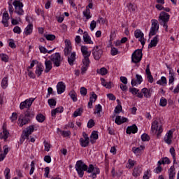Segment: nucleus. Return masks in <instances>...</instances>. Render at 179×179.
<instances>
[{
  "mask_svg": "<svg viewBox=\"0 0 179 179\" xmlns=\"http://www.w3.org/2000/svg\"><path fill=\"white\" fill-rule=\"evenodd\" d=\"M49 58L51 62L53 63L54 66H56L57 68L61 66V64L62 63V61H64V58L61 57V54H59V52L52 54L49 57Z\"/></svg>",
  "mask_w": 179,
  "mask_h": 179,
  "instance_id": "f257e3e1",
  "label": "nucleus"
},
{
  "mask_svg": "<svg viewBox=\"0 0 179 179\" xmlns=\"http://www.w3.org/2000/svg\"><path fill=\"white\" fill-rule=\"evenodd\" d=\"M76 170L79 176L82 178L83 177L85 172L87 170V165L83 163L82 160H79L76 162Z\"/></svg>",
  "mask_w": 179,
  "mask_h": 179,
  "instance_id": "f03ea898",
  "label": "nucleus"
},
{
  "mask_svg": "<svg viewBox=\"0 0 179 179\" xmlns=\"http://www.w3.org/2000/svg\"><path fill=\"white\" fill-rule=\"evenodd\" d=\"M158 20L159 22V24L165 27L166 30H167V28L169 27L167 26V22L169 20H170V15L164 11H162L159 14Z\"/></svg>",
  "mask_w": 179,
  "mask_h": 179,
  "instance_id": "7ed1b4c3",
  "label": "nucleus"
},
{
  "mask_svg": "<svg viewBox=\"0 0 179 179\" xmlns=\"http://www.w3.org/2000/svg\"><path fill=\"white\" fill-rule=\"evenodd\" d=\"M143 56V54H142V50H136L131 55V62H133V64H139V62L142 61Z\"/></svg>",
  "mask_w": 179,
  "mask_h": 179,
  "instance_id": "20e7f679",
  "label": "nucleus"
},
{
  "mask_svg": "<svg viewBox=\"0 0 179 179\" xmlns=\"http://www.w3.org/2000/svg\"><path fill=\"white\" fill-rule=\"evenodd\" d=\"M13 5L15 8V13H17V15H19L20 16H22L23 13H24V10H23V3L19 1H13Z\"/></svg>",
  "mask_w": 179,
  "mask_h": 179,
  "instance_id": "39448f33",
  "label": "nucleus"
},
{
  "mask_svg": "<svg viewBox=\"0 0 179 179\" xmlns=\"http://www.w3.org/2000/svg\"><path fill=\"white\" fill-rule=\"evenodd\" d=\"M151 128L152 130L155 131V132H157V138H160V134L163 132V128L162 127V124H160V123H159V122H157V120H155L152 123Z\"/></svg>",
  "mask_w": 179,
  "mask_h": 179,
  "instance_id": "423d86ee",
  "label": "nucleus"
},
{
  "mask_svg": "<svg viewBox=\"0 0 179 179\" xmlns=\"http://www.w3.org/2000/svg\"><path fill=\"white\" fill-rule=\"evenodd\" d=\"M92 55L96 61H99L101 58V55H103V50L99 46L96 45L92 50Z\"/></svg>",
  "mask_w": 179,
  "mask_h": 179,
  "instance_id": "0eeeda50",
  "label": "nucleus"
},
{
  "mask_svg": "<svg viewBox=\"0 0 179 179\" xmlns=\"http://www.w3.org/2000/svg\"><path fill=\"white\" fill-rule=\"evenodd\" d=\"M85 171H87V173H94L92 174L91 177L92 178H96V177H97V174H100V169L95 167L93 166V164H90L89 167L87 168V170H85Z\"/></svg>",
  "mask_w": 179,
  "mask_h": 179,
  "instance_id": "6e6552de",
  "label": "nucleus"
},
{
  "mask_svg": "<svg viewBox=\"0 0 179 179\" xmlns=\"http://www.w3.org/2000/svg\"><path fill=\"white\" fill-rule=\"evenodd\" d=\"M34 132V126H29L27 127L26 131H23L22 134L21 136V141H24L25 139H28L29 136L31 135Z\"/></svg>",
  "mask_w": 179,
  "mask_h": 179,
  "instance_id": "1a4fd4ad",
  "label": "nucleus"
},
{
  "mask_svg": "<svg viewBox=\"0 0 179 179\" xmlns=\"http://www.w3.org/2000/svg\"><path fill=\"white\" fill-rule=\"evenodd\" d=\"M34 100H35L34 98H29V99H27L21 102L20 104V110H24V108H30Z\"/></svg>",
  "mask_w": 179,
  "mask_h": 179,
  "instance_id": "9d476101",
  "label": "nucleus"
},
{
  "mask_svg": "<svg viewBox=\"0 0 179 179\" xmlns=\"http://www.w3.org/2000/svg\"><path fill=\"white\" fill-rule=\"evenodd\" d=\"M145 34L143 33L142 31H141V29H136V31H134V37H136V38H138V41H140L141 45H145V37H144Z\"/></svg>",
  "mask_w": 179,
  "mask_h": 179,
  "instance_id": "9b49d317",
  "label": "nucleus"
},
{
  "mask_svg": "<svg viewBox=\"0 0 179 179\" xmlns=\"http://www.w3.org/2000/svg\"><path fill=\"white\" fill-rule=\"evenodd\" d=\"M29 121H30V118L26 117V116H24V115L23 114H20L18 117L17 124L19 127L22 128V127L24 125H27Z\"/></svg>",
  "mask_w": 179,
  "mask_h": 179,
  "instance_id": "f8f14e48",
  "label": "nucleus"
},
{
  "mask_svg": "<svg viewBox=\"0 0 179 179\" xmlns=\"http://www.w3.org/2000/svg\"><path fill=\"white\" fill-rule=\"evenodd\" d=\"M66 46L64 48V55L65 57H68L72 52V43H71V41L66 40Z\"/></svg>",
  "mask_w": 179,
  "mask_h": 179,
  "instance_id": "ddd939ff",
  "label": "nucleus"
},
{
  "mask_svg": "<svg viewBox=\"0 0 179 179\" xmlns=\"http://www.w3.org/2000/svg\"><path fill=\"white\" fill-rule=\"evenodd\" d=\"M172 139H173V131L169 130L165 135L164 138V141L165 143H167V145H171V142H173Z\"/></svg>",
  "mask_w": 179,
  "mask_h": 179,
  "instance_id": "4468645a",
  "label": "nucleus"
},
{
  "mask_svg": "<svg viewBox=\"0 0 179 179\" xmlns=\"http://www.w3.org/2000/svg\"><path fill=\"white\" fill-rule=\"evenodd\" d=\"M66 86H65V84H64V82L60 81L57 83V90L58 94H62L64 92H65Z\"/></svg>",
  "mask_w": 179,
  "mask_h": 179,
  "instance_id": "2eb2a0df",
  "label": "nucleus"
},
{
  "mask_svg": "<svg viewBox=\"0 0 179 179\" xmlns=\"http://www.w3.org/2000/svg\"><path fill=\"white\" fill-rule=\"evenodd\" d=\"M80 50H81V52L83 54V56L84 57H90V55L92 54V51H89V48H87V46L82 45Z\"/></svg>",
  "mask_w": 179,
  "mask_h": 179,
  "instance_id": "dca6fc26",
  "label": "nucleus"
},
{
  "mask_svg": "<svg viewBox=\"0 0 179 179\" xmlns=\"http://www.w3.org/2000/svg\"><path fill=\"white\" fill-rule=\"evenodd\" d=\"M76 61V52H71V55L68 56V62L71 66H73V64Z\"/></svg>",
  "mask_w": 179,
  "mask_h": 179,
  "instance_id": "f3484780",
  "label": "nucleus"
},
{
  "mask_svg": "<svg viewBox=\"0 0 179 179\" xmlns=\"http://www.w3.org/2000/svg\"><path fill=\"white\" fill-rule=\"evenodd\" d=\"M126 132L129 135H131V134H136V132H138V127H136V124H133L132 126L128 127Z\"/></svg>",
  "mask_w": 179,
  "mask_h": 179,
  "instance_id": "a211bd4d",
  "label": "nucleus"
},
{
  "mask_svg": "<svg viewBox=\"0 0 179 179\" xmlns=\"http://www.w3.org/2000/svg\"><path fill=\"white\" fill-rule=\"evenodd\" d=\"M9 137V131L6 129V127L5 125L3 126V134H0V139H4L6 141Z\"/></svg>",
  "mask_w": 179,
  "mask_h": 179,
  "instance_id": "6ab92c4d",
  "label": "nucleus"
},
{
  "mask_svg": "<svg viewBox=\"0 0 179 179\" xmlns=\"http://www.w3.org/2000/svg\"><path fill=\"white\" fill-rule=\"evenodd\" d=\"M83 38L85 44H93V41H92V38L89 36L87 31H84Z\"/></svg>",
  "mask_w": 179,
  "mask_h": 179,
  "instance_id": "aec40b11",
  "label": "nucleus"
},
{
  "mask_svg": "<svg viewBox=\"0 0 179 179\" xmlns=\"http://www.w3.org/2000/svg\"><path fill=\"white\" fill-rule=\"evenodd\" d=\"M159 43V35H156L148 45V48H152V47H156Z\"/></svg>",
  "mask_w": 179,
  "mask_h": 179,
  "instance_id": "412c9836",
  "label": "nucleus"
},
{
  "mask_svg": "<svg viewBox=\"0 0 179 179\" xmlns=\"http://www.w3.org/2000/svg\"><path fill=\"white\" fill-rule=\"evenodd\" d=\"M45 69L44 72H45V73H48V72L52 69V62H51V60H46L45 62Z\"/></svg>",
  "mask_w": 179,
  "mask_h": 179,
  "instance_id": "4be33fe9",
  "label": "nucleus"
},
{
  "mask_svg": "<svg viewBox=\"0 0 179 179\" xmlns=\"http://www.w3.org/2000/svg\"><path fill=\"white\" fill-rule=\"evenodd\" d=\"M128 121V119L126 117H121V116H116L115 122L117 125H121V124H124V122H127Z\"/></svg>",
  "mask_w": 179,
  "mask_h": 179,
  "instance_id": "5701e85b",
  "label": "nucleus"
},
{
  "mask_svg": "<svg viewBox=\"0 0 179 179\" xmlns=\"http://www.w3.org/2000/svg\"><path fill=\"white\" fill-rule=\"evenodd\" d=\"M141 92L143 93L144 96L146 99H149V97L152 96V90H148V88L145 87L141 90Z\"/></svg>",
  "mask_w": 179,
  "mask_h": 179,
  "instance_id": "b1692460",
  "label": "nucleus"
},
{
  "mask_svg": "<svg viewBox=\"0 0 179 179\" xmlns=\"http://www.w3.org/2000/svg\"><path fill=\"white\" fill-rule=\"evenodd\" d=\"M25 36H29L33 33V24H29L24 31Z\"/></svg>",
  "mask_w": 179,
  "mask_h": 179,
  "instance_id": "393cba45",
  "label": "nucleus"
},
{
  "mask_svg": "<svg viewBox=\"0 0 179 179\" xmlns=\"http://www.w3.org/2000/svg\"><path fill=\"white\" fill-rule=\"evenodd\" d=\"M175 73L171 71V69L169 68V85H173L174 83V80L176 79Z\"/></svg>",
  "mask_w": 179,
  "mask_h": 179,
  "instance_id": "a878e982",
  "label": "nucleus"
},
{
  "mask_svg": "<svg viewBox=\"0 0 179 179\" xmlns=\"http://www.w3.org/2000/svg\"><path fill=\"white\" fill-rule=\"evenodd\" d=\"M143 149H145V147L142 145L138 148L134 147L132 148V152L134 153V155H136L137 156H138V155H141V152H142Z\"/></svg>",
  "mask_w": 179,
  "mask_h": 179,
  "instance_id": "bb28decb",
  "label": "nucleus"
},
{
  "mask_svg": "<svg viewBox=\"0 0 179 179\" xmlns=\"http://www.w3.org/2000/svg\"><path fill=\"white\" fill-rule=\"evenodd\" d=\"M43 65L38 64L35 71V73L36 75H37L38 78H40V76H41V73H43Z\"/></svg>",
  "mask_w": 179,
  "mask_h": 179,
  "instance_id": "cd10ccee",
  "label": "nucleus"
},
{
  "mask_svg": "<svg viewBox=\"0 0 179 179\" xmlns=\"http://www.w3.org/2000/svg\"><path fill=\"white\" fill-rule=\"evenodd\" d=\"M90 141L83 138H80V145L82 148H87L89 146Z\"/></svg>",
  "mask_w": 179,
  "mask_h": 179,
  "instance_id": "c85d7f7f",
  "label": "nucleus"
},
{
  "mask_svg": "<svg viewBox=\"0 0 179 179\" xmlns=\"http://www.w3.org/2000/svg\"><path fill=\"white\" fill-rule=\"evenodd\" d=\"M101 82L102 86H103L106 89H111V85L113 84V83H111L110 81L107 83L106 82V79L104 78H101Z\"/></svg>",
  "mask_w": 179,
  "mask_h": 179,
  "instance_id": "c756f323",
  "label": "nucleus"
},
{
  "mask_svg": "<svg viewBox=\"0 0 179 179\" xmlns=\"http://www.w3.org/2000/svg\"><path fill=\"white\" fill-rule=\"evenodd\" d=\"M157 85H160L161 86H166L167 85V78L166 77L162 76L160 80L157 81Z\"/></svg>",
  "mask_w": 179,
  "mask_h": 179,
  "instance_id": "7c9ffc66",
  "label": "nucleus"
},
{
  "mask_svg": "<svg viewBox=\"0 0 179 179\" xmlns=\"http://www.w3.org/2000/svg\"><path fill=\"white\" fill-rule=\"evenodd\" d=\"M169 179H174V177L176 176L174 166H171V168L169 169Z\"/></svg>",
  "mask_w": 179,
  "mask_h": 179,
  "instance_id": "2f4dec72",
  "label": "nucleus"
},
{
  "mask_svg": "<svg viewBox=\"0 0 179 179\" xmlns=\"http://www.w3.org/2000/svg\"><path fill=\"white\" fill-rule=\"evenodd\" d=\"M96 72L102 76H104V75H107V73H108V71L107 70V69H106V67H102L100 69H97Z\"/></svg>",
  "mask_w": 179,
  "mask_h": 179,
  "instance_id": "473e14b6",
  "label": "nucleus"
},
{
  "mask_svg": "<svg viewBox=\"0 0 179 179\" xmlns=\"http://www.w3.org/2000/svg\"><path fill=\"white\" fill-rule=\"evenodd\" d=\"M142 173V170L140 167L134 168L133 171V176L134 177H139L141 176V173Z\"/></svg>",
  "mask_w": 179,
  "mask_h": 179,
  "instance_id": "72a5a7b5",
  "label": "nucleus"
},
{
  "mask_svg": "<svg viewBox=\"0 0 179 179\" xmlns=\"http://www.w3.org/2000/svg\"><path fill=\"white\" fill-rule=\"evenodd\" d=\"M24 117L27 118H33V117H34V113L30 110L28 108V109L24 113Z\"/></svg>",
  "mask_w": 179,
  "mask_h": 179,
  "instance_id": "f704fd0d",
  "label": "nucleus"
},
{
  "mask_svg": "<svg viewBox=\"0 0 179 179\" xmlns=\"http://www.w3.org/2000/svg\"><path fill=\"white\" fill-rule=\"evenodd\" d=\"M83 113V108H79L78 109H76V111H74L73 116L74 117H80V115H82Z\"/></svg>",
  "mask_w": 179,
  "mask_h": 179,
  "instance_id": "c9c22d12",
  "label": "nucleus"
},
{
  "mask_svg": "<svg viewBox=\"0 0 179 179\" xmlns=\"http://www.w3.org/2000/svg\"><path fill=\"white\" fill-rule=\"evenodd\" d=\"M151 22H152L151 29L159 30V21H157V20H152Z\"/></svg>",
  "mask_w": 179,
  "mask_h": 179,
  "instance_id": "e433bc0d",
  "label": "nucleus"
},
{
  "mask_svg": "<svg viewBox=\"0 0 179 179\" xmlns=\"http://www.w3.org/2000/svg\"><path fill=\"white\" fill-rule=\"evenodd\" d=\"M69 96L71 99L73 100V101H78V96L76 95V92L73 90L69 92Z\"/></svg>",
  "mask_w": 179,
  "mask_h": 179,
  "instance_id": "4c0bfd02",
  "label": "nucleus"
},
{
  "mask_svg": "<svg viewBox=\"0 0 179 179\" xmlns=\"http://www.w3.org/2000/svg\"><path fill=\"white\" fill-rule=\"evenodd\" d=\"M8 77H5L3 78L1 81V87L2 89H6L8 87Z\"/></svg>",
  "mask_w": 179,
  "mask_h": 179,
  "instance_id": "58836bf2",
  "label": "nucleus"
},
{
  "mask_svg": "<svg viewBox=\"0 0 179 179\" xmlns=\"http://www.w3.org/2000/svg\"><path fill=\"white\" fill-rule=\"evenodd\" d=\"M36 120L38 122H44L45 117L43 114L39 113L36 115Z\"/></svg>",
  "mask_w": 179,
  "mask_h": 179,
  "instance_id": "ea45409f",
  "label": "nucleus"
},
{
  "mask_svg": "<svg viewBox=\"0 0 179 179\" xmlns=\"http://www.w3.org/2000/svg\"><path fill=\"white\" fill-rule=\"evenodd\" d=\"M0 58L1 61H3V62H8L9 61V57L6 54H1L0 55Z\"/></svg>",
  "mask_w": 179,
  "mask_h": 179,
  "instance_id": "a19ab883",
  "label": "nucleus"
},
{
  "mask_svg": "<svg viewBox=\"0 0 179 179\" xmlns=\"http://www.w3.org/2000/svg\"><path fill=\"white\" fill-rule=\"evenodd\" d=\"M95 110L96 111L94 112V114H97L99 115V117H101L100 113H101V110H102L101 105L100 104L96 105L95 106Z\"/></svg>",
  "mask_w": 179,
  "mask_h": 179,
  "instance_id": "79ce46f5",
  "label": "nucleus"
},
{
  "mask_svg": "<svg viewBox=\"0 0 179 179\" xmlns=\"http://www.w3.org/2000/svg\"><path fill=\"white\" fill-rule=\"evenodd\" d=\"M44 37H45L46 40H48V41H54V39L55 38V35L45 34L44 35Z\"/></svg>",
  "mask_w": 179,
  "mask_h": 179,
  "instance_id": "37998d69",
  "label": "nucleus"
},
{
  "mask_svg": "<svg viewBox=\"0 0 179 179\" xmlns=\"http://www.w3.org/2000/svg\"><path fill=\"white\" fill-rule=\"evenodd\" d=\"M159 106H161V107H166V106H167V99H166L164 97H162L160 99Z\"/></svg>",
  "mask_w": 179,
  "mask_h": 179,
  "instance_id": "c03bdc74",
  "label": "nucleus"
},
{
  "mask_svg": "<svg viewBox=\"0 0 179 179\" xmlns=\"http://www.w3.org/2000/svg\"><path fill=\"white\" fill-rule=\"evenodd\" d=\"M141 140L143 141V142H149V141H150V137L149 136V135L143 134L141 136Z\"/></svg>",
  "mask_w": 179,
  "mask_h": 179,
  "instance_id": "a18cd8bd",
  "label": "nucleus"
},
{
  "mask_svg": "<svg viewBox=\"0 0 179 179\" xmlns=\"http://www.w3.org/2000/svg\"><path fill=\"white\" fill-rule=\"evenodd\" d=\"M48 103L50 107H55L57 106V101L54 99H48Z\"/></svg>",
  "mask_w": 179,
  "mask_h": 179,
  "instance_id": "49530a36",
  "label": "nucleus"
},
{
  "mask_svg": "<svg viewBox=\"0 0 179 179\" xmlns=\"http://www.w3.org/2000/svg\"><path fill=\"white\" fill-rule=\"evenodd\" d=\"M83 64L84 66H88L90 64V59H89V57H84V59H83Z\"/></svg>",
  "mask_w": 179,
  "mask_h": 179,
  "instance_id": "de8ad7c7",
  "label": "nucleus"
},
{
  "mask_svg": "<svg viewBox=\"0 0 179 179\" xmlns=\"http://www.w3.org/2000/svg\"><path fill=\"white\" fill-rule=\"evenodd\" d=\"M170 153L173 159V164H176V150L174 149V148H170Z\"/></svg>",
  "mask_w": 179,
  "mask_h": 179,
  "instance_id": "09e8293b",
  "label": "nucleus"
},
{
  "mask_svg": "<svg viewBox=\"0 0 179 179\" xmlns=\"http://www.w3.org/2000/svg\"><path fill=\"white\" fill-rule=\"evenodd\" d=\"M83 15L85 17H86V19L88 20V19H90L92 17V15H90V10L86 9L85 11H83Z\"/></svg>",
  "mask_w": 179,
  "mask_h": 179,
  "instance_id": "8fccbe9b",
  "label": "nucleus"
},
{
  "mask_svg": "<svg viewBox=\"0 0 179 179\" xmlns=\"http://www.w3.org/2000/svg\"><path fill=\"white\" fill-rule=\"evenodd\" d=\"M96 125L94 120L93 119H90L87 122V128H93Z\"/></svg>",
  "mask_w": 179,
  "mask_h": 179,
  "instance_id": "3c124183",
  "label": "nucleus"
},
{
  "mask_svg": "<svg viewBox=\"0 0 179 179\" xmlns=\"http://www.w3.org/2000/svg\"><path fill=\"white\" fill-rule=\"evenodd\" d=\"M97 100V95L94 93V92H92V96L90 97V101H92L94 103Z\"/></svg>",
  "mask_w": 179,
  "mask_h": 179,
  "instance_id": "603ef678",
  "label": "nucleus"
},
{
  "mask_svg": "<svg viewBox=\"0 0 179 179\" xmlns=\"http://www.w3.org/2000/svg\"><path fill=\"white\" fill-rule=\"evenodd\" d=\"M13 31L16 34H20L22 33V29L19 26H15L13 29Z\"/></svg>",
  "mask_w": 179,
  "mask_h": 179,
  "instance_id": "864d4df0",
  "label": "nucleus"
},
{
  "mask_svg": "<svg viewBox=\"0 0 179 179\" xmlns=\"http://www.w3.org/2000/svg\"><path fill=\"white\" fill-rule=\"evenodd\" d=\"M121 111H122V106L121 105H117L115 107L114 112L115 114H120Z\"/></svg>",
  "mask_w": 179,
  "mask_h": 179,
  "instance_id": "5fc2aeb1",
  "label": "nucleus"
},
{
  "mask_svg": "<svg viewBox=\"0 0 179 179\" xmlns=\"http://www.w3.org/2000/svg\"><path fill=\"white\" fill-rule=\"evenodd\" d=\"M136 78L137 83H138V85H141L143 81V79L142 78V76L136 74Z\"/></svg>",
  "mask_w": 179,
  "mask_h": 179,
  "instance_id": "6e6d98bb",
  "label": "nucleus"
},
{
  "mask_svg": "<svg viewBox=\"0 0 179 179\" xmlns=\"http://www.w3.org/2000/svg\"><path fill=\"white\" fill-rule=\"evenodd\" d=\"M80 94L81 96H86V94H87V89H86V87H81L80 88Z\"/></svg>",
  "mask_w": 179,
  "mask_h": 179,
  "instance_id": "4d7b16f0",
  "label": "nucleus"
},
{
  "mask_svg": "<svg viewBox=\"0 0 179 179\" xmlns=\"http://www.w3.org/2000/svg\"><path fill=\"white\" fill-rule=\"evenodd\" d=\"M97 23L96 22V21L92 20L90 23V30L92 31H93V30H94V29H96V26Z\"/></svg>",
  "mask_w": 179,
  "mask_h": 179,
  "instance_id": "13d9d810",
  "label": "nucleus"
},
{
  "mask_svg": "<svg viewBox=\"0 0 179 179\" xmlns=\"http://www.w3.org/2000/svg\"><path fill=\"white\" fill-rule=\"evenodd\" d=\"M90 138H92L93 139H99V134H97V131H92Z\"/></svg>",
  "mask_w": 179,
  "mask_h": 179,
  "instance_id": "bf43d9fd",
  "label": "nucleus"
},
{
  "mask_svg": "<svg viewBox=\"0 0 179 179\" xmlns=\"http://www.w3.org/2000/svg\"><path fill=\"white\" fill-rule=\"evenodd\" d=\"M8 45L10 48H16V44H15V41L13 39L10 40Z\"/></svg>",
  "mask_w": 179,
  "mask_h": 179,
  "instance_id": "052dcab7",
  "label": "nucleus"
},
{
  "mask_svg": "<svg viewBox=\"0 0 179 179\" xmlns=\"http://www.w3.org/2000/svg\"><path fill=\"white\" fill-rule=\"evenodd\" d=\"M62 135L64 137L69 136L71 135L70 131H60Z\"/></svg>",
  "mask_w": 179,
  "mask_h": 179,
  "instance_id": "680f3d73",
  "label": "nucleus"
},
{
  "mask_svg": "<svg viewBox=\"0 0 179 179\" xmlns=\"http://www.w3.org/2000/svg\"><path fill=\"white\" fill-rule=\"evenodd\" d=\"M39 50L42 54H47V52H48V50L41 45H39Z\"/></svg>",
  "mask_w": 179,
  "mask_h": 179,
  "instance_id": "e2e57ef3",
  "label": "nucleus"
},
{
  "mask_svg": "<svg viewBox=\"0 0 179 179\" xmlns=\"http://www.w3.org/2000/svg\"><path fill=\"white\" fill-rule=\"evenodd\" d=\"M111 55H117L118 54V50L115 48H112L110 50Z\"/></svg>",
  "mask_w": 179,
  "mask_h": 179,
  "instance_id": "0e129e2a",
  "label": "nucleus"
},
{
  "mask_svg": "<svg viewBox=\"0 0 179 179\" xmlns=\"http://www.w3.org/2000/svg\"><path fill=\"white\" fill-rule=\"evenodd\" d=\"M10 120L12 122H13V121H16V120H17V113H13L12 116L10 117Z\"/></svg>",
  "mask_w": 179,
  "mask_h": 179,
  "instance_id": "69168bd1",
  "label": "nucleus"
},
{
  "mask_svg": "<svg viewBox=\"0 0 179 179\" xmlns=\"http://www.w3.org/2000/svg\"><path fill=\"white\" fill-rule=\"evenodd\" d=\"M5 173H6L5 176L6 179L10 178V176H9V173H10V169H9V168H6Z\"/></svg>",
  "mask_w": 179,
  "mask_h": 179,
  "instance_id": "338daca9",
  "label": "nucleus"
},
{
  "mask_svg": "<svg viewBox=\"0 0 179 179\" xmlns=\"http://www.w3.org/2000/svg\"><path fill=\"white\" fill-rule=\"evenodd\" d=\"M130 93H132V94H138V92H139V90L136 88H129Z\"/></svg>",
  "mask_w": 179,
  "mask_h": 179,
  "instance_id": "774afa93",
  "label": "nucleus"
}]
</instances>
